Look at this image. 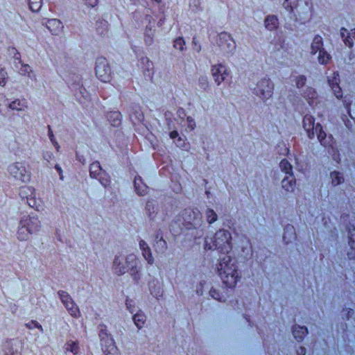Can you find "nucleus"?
I'll return each instance as SVG.
<instances>
[{"label": "nucleus", "mask_w": 355, "mask_h": 355, "mask_svg": "<svg viewBox=\"0 0 355 355\" xmlns=\"http://www.w3.org/2000/svg\"><path fill=\"white\" fill-rule=\"evenodd\" d=\"M187 120H188L189 121H191V122H193V121L191 117H188V118H187Z\"/></svg>", "instance_id": "de8ad7c7"}, {"label": "nucleus", "mask_w": 355, "mask_h": 355, "mask_svg": "<svg viewBox=\"0 0 355 355\" xmlns=\"http://www.w3.org/2000/svg\"><path fill=\"white\" fill-rule=\"evenodd\" d=\"M125 306L126 309L130 312L133 313L135 311V304L132 300L128 298L125 300Z\"/></svg>", "instance_id": "e433bc0d"}, {"label": "nucleus", "mask_w": 355, "mask_h": 355, "mask_svg": "<svg viewBox=\"0 0 355 355\" xmlns=\"http://www.w3.org/2000/svg\"><path fill=\"white\" fill-rule=\"evenodd\" d=\"M304 96L309 98H315L316 97V92L314 89L309 88V94H304Z\"/></svg>", "instance_id": "58836bf2"}, {"label": "nucleus", "mask_w": 355, "mask_h": 355, "mask_svg": "<svg viewBox=\"0 0 355 355\" xmlns=\"http://www.w3.org/2000/svg\"><path fill=\"white\" fill-rule=\"evenodd\" d=\"M66 350L77 354L79 352V347L75 341L70 340L66 344Z\"/></svg>", "instance_id": "2f4dec72"}, {"label": "nucleus", "mask_w": 355, "mask_h": 355, "mask_svg": "<svg viewBox=\"0 0 355 355\" xmlns=\"http://www.w3.org/2000/svg\"><path fill=\"white\" fill-rule=\"evenodd\" d=\"M154 1H155L156 3H159L162 0H153Z\"/></svg>", "instance_id": "09e8293b"}, {"label": "nucleus", "mask_w": 355, "mask_h": 355, "mask_svg": "<svg viewBox=\"0 0 355 355\" xmlns=\"http://www.w3.org/2000/svg\"><path fill=\"white\" fill-rule=\"evenodd\" d=\"M349 33H348V31L345 28H342L340 29V35L341 37L343 39L345 44L348 46L351 47L353 44V42L352 40L350 38V36L348 35H349Z\"/></svg>", "instance_id": "cd10ccee"}, {"label": "nucleus", "mask_w": 355, "mask_h": 355, "mask_svg": "<svg viewBox=\"0 0 355 355\" xmlns=\"http://www.w3.org/2000/svg\"><path fill=\"white\" fill-rule=\"evenodd\" d=\"M132 319L137 327L141 329L146 322V317L143 313H137L134 315Z\"/></svg>", "instance_id": "393cba45"}, {"label": "nucleus", "mask_w": 355, "mask_h": 355, "mask_svg": "<svg viewBox=\"0 0 355 355\" xmlns=\"http://www.w3.org/2000/svg\"><path fill=\"white\" fill-rule=\"evenodd\" d=\"M21 224H23L32 234L38 231L40 227V221L38 218L35 216L24 218L21 220Z\"/></svg>", "instance_id": "4468645a"}, {"label": "nucleus", "mask_w": 355, "mask_h": 355, "mask_svg": "<svg viewBox=\"0 0 355 355\" xmlns=\"http://www.w3.org/2000/svg\"><path fill=\"white\" fill-rule=\"evenodd\" d=\"M24 343L21 340H10L5 345L3 355H21Z\"/></svg>", "instance_id": "9b49d317"}, {"label": "nucleus", "mask_w": 355, "mask_h": 355, "mask_svg": "<svg viewBox=\"0 0 355 355\" xmlns=\"http://www.w3.org/2000/svg\"><path fill=\"white\" fill-rule=\"evenodd\" d=\"M32 233L23 224L19 223V226L17 231V238L20 241H26L29 238V235Z\"/></svg>", "instance_id": "b1692460"}, {"label": "nucleus", "mask_w": 355, "mask_h": 355, "mask_svg": "<svg viewBox=\"0 0 355 355\" xmlns=\"http://www.w3.org/2000/svg\"><path fill=\"white\" fill-rule=\"evenodd\" d=\"M306 78L304 76L300 75L295 78V85L297 88H301L305 85Z\"/></svg>", "instance_id": "c9c22d12"}, {"label": "nucleus", "mask_w": 355, "mask_h": 355, "mask_svg": "<svg viewBox=\"0 0 355 355\" xmlns=\"http://www.w3.org/2000/svg\"><path fill=\"white\" fill-rule=\"evenodd\" d=\"M204 248L207 250L218 249L223 252H229L232 248L231 233L227 230L220 229L214 236H207Z\"/></svg>", "instance_id": "f03ea898"}, {"label": "nucleus", "mask_w": 355, "mask_h": 355, "mask_svg": "<svg viewBox=\"0 0 355 355\" xmlns=\"http://www.w3.org/2000/svg\"><path fill=\"white\" fill-rule=\"evenodd\" d=\"M12 110L18 112H24L28 108V102L26 98H17L12 101L8 105Z\"/></svg>", "instance_id": "a211bd4d"}, {"label": "nucleus", "mask_w": 355, "mask_h": 355, "mask_svg": "<svg viewBox=\"0 0 355 355\" xmlns=\"http://www.w3.org/2000/svg\"><path fill=\"white\" fill-rule=\"evenodd\" d=\"M282 188L286 193H293L296 187V180L293 175L286 176L281 182Z\"/></svg>", "instance_id": "dca6fc26"}, {"label": "nucleus", "mask_w": 355, "mask_h": 355, "mask_svg": "<svg viewBox=\"0 0 355 355\" xmlns=\"http://www.w3.org/2000/svg\"><path fill=\"white\" fill-rule=\"evenodd\" d=\"M211 73L215 83L219 86L230 74V71L225 65L219 63L211 67Z\"/></svg>", "instance_id": "9d476101"}, {"label": "nucleus", "mask_w": 355, "mask_h": 355, "mask_svg": "<svg viewBox=\"0 0 355 355\" xmlns=\"http://www.w3.org/2000/svg\"><path fill=\"white\" fill-rule=\"evenodd\" d=\"M103 334H105V333H103V332H101L100 333L99 336H100L101 339H102V337H103Z\"/></svg>", "instance_id": "49530a36"}, {"label": "nucleus", "mask_w": 355, "mask_h": 355, "mask_svg": "<svg viewBox=\"0 0 355 355\" xmlns=\"http://www.w3.org/2000/svg\"><path fill=\"white\" fill-rule=\"evenodd\" d=\"M56 148H58L59 146L58 145V143H55Z\"/></svg>", "instance_id": "8fccbe9b"}, {"label": "nucleus", "mask_w": 355, "mask_h": 355, "mask_svg": "<svg viewBox=\"0 0 355 355\" xmlns=\"http://www.w3.org/2000/svg\"><path fill=\"white\" fill-rule=\"evenodd\" d=\"M58 295L69 314L74 318H78L80 315V311L71 296L63 291H59Z\"/></svg>", "instance_id": "1a4fd4ad"}, {"label": "nucleus", "mask_w": 355, "mask_h": 355, "mask_svg": "<svg viewBox=\"0 0 355 355\" xmlns=\"http://www.w3.org/2000/svg\"><path fill=\"white\" fill-rule=\"evenodd\" d=\"M317 53H318V60L320 64H327L330 60V55L323 49L322 37L320 35L314 37L310 46L311 55H315Z\"/></svg>", "instance_id": "20e7f679"}, {"label": "nucleus", "mask_w": 355, "mask_h": 355, "mask_svg": "<svg viewBox=\"0 0 355 355\" xmlns=\"http://www.w3.org/2000/svg\"><path fill=\"white\" fill-rule=\"evenodd\" d=\"M287 233H291V237L290 238L289 240L286 241L287 243L290 242L291 239H295V230H294V227L292 225H288L286 229H285V233H284V239L286 240V234Z\"/></svg>", "instance_id": "f704fd0d"}, {"label": "nucleus", "mask_w": 355, "mask_h": 355, "mask_svg": "<svg viewBox=\"0 0 355 355\" xmlns=\"http://www.w3.org/2000/svg\"><path fill=\"white\" fill-rule=\"evenodd\" d=\"M139 248L142 251V255L148 264L153 265L154 263V258L153 257L151 250L147 243L144 240H141L139 241Z\"/></svg>", "instance_id": "f3484780"}, {"label": "nucleus", "mask_w": 355, "mask_h": 355, "mask_svg": "<svg viewBox=\"0 0 355 355\" xmlns=\"http://www.w3.org/2000/svg\"><path fill=\"white\" fill-rule=\"evenodd\" d=\"M308 333V329L306 327H302L300 325H295L293 327V335L297 342H301Z\"/></svg>", "instance_id": "6ab92c4d"}, {"label": "nucleus", "mask_w": 355, "mask_h": 355, "mask_svg": "<svg viewBox=\"0 0 355 355\" xmlns=\"http://www.w3.org/2000/svg\"><path fill=\"white\" fill-rule=\"evenodd\" d=\"M43 157L46 160L49 161L53 157V155L51 152H46L44 153Z\"/></svg>", "instance_id": "a19ab883"}, {"label": "nucleus", "mask_w": 355, "mask_h": 355, "mask_svg": "<svg viewBox=\"0 0 355 355\" xmlns=\"http://www.w3.org/2000/svg\"><path fill=\"white\" fill-rule=\"evenodd\" d=\"M349 35L355 38V29L352 30Z\"/></svg>", "instance_id": "a18cd8bd"}, {"label": "nucleus", "mask_w": 355, "mask_h": 355, "mask_svg": "<svg viewBox=\"0 0 355 355\" xmlns=\"http://www.w3.org/2000/svg\"><path fill=\"white\" fill-rule=\"evenodd\" d=\"M315 119L310 114H306L303 119V128L307 133V136L310 139H313L315 136Z\"/></svg>", "instance_id": "f8f14e48"}, {"label": "nucleus", "mask_w": 355, "mask_h": 355, "mask_svg": "<svg viewBox=\"0 0 355 355\" xmlns=\"http://www.w3.org/2000/svg\"><path fill=\"white\" fill-rule=\"evenodd\" d=\"M218 45L226 55H233L236 49V43L234 39L227 33H221L218 35Z\"/></svg>", "instance_id": "39448f33"}, {"label": "nucleus", "mask_w": 355, "mask_h": 355, "mask_svg": "<svg viewBox=\"0 0 355 355\" xmlns=\"http://www.w3.org/2000/svg\"><path fill=\"white\" fill-rule=\"evenodd\" d=\"M279 167H280L282 171L284 172L288 175H293V166L288 160H286V159L282 160L279 163Z\"/></svg>", "instance_id": "a878e982"}, {"label": "nucleus", "mask_w": 355, "mask_h": 355, "mask_svg": "<svg viewBox=\"0 0 355 355\" xmlns=\"http://www.w3.org/2000/svg\"><path fill=\"white\" fill-rule=\"evenodd\" d=\"M330 178L331 180V184L334 187L338 186L344 182L342 173L336 171L331 172Z\"/></svg>", "instance_id": "5701e85b"}, {"label": "nucleus", "mask_w": 355, "mask_h": 355, "mask_svg": "<svg viewBox=\"0 0 355 355\" xmlns=\"http://www.w3.org/2000/svg\"><path fill=\"white\" fill-rule=\"evenodd\" d=\"M265 27L268 31H274L277 28L279 22L276 16L268 15L266 17L264 21Z\"/></svg>", "instance_id": "aec40b11"}, {"label": "nucleus", "mask_w": 355, "mask_h": 355, "mask_svg": "<svg viewBox=\"0 0 355 355\" xmlns=\"http://www.w3.org/2000/svg\"><path fill=\"white\" fill-rule=\"evenodd\" d=\"M19 73L23 76H28L31 78L33 76V71L28 64H21Z\"/></svg>", "instance_id": "c756f323"}, {"label": "nucleus", "mask_w": 355, "mask_h": 355, "mask_svg": "<svg viewBox=\"0 0 355 355\" xmlns=\"http://www.w3.org/2000/svg\"><path fill=\"white\" fill-rule=\"evenodd\" d=\"M7 78V72L3 69H0V85L3 86L6 83V78Z\"/></svg>", "instance_id": "4c0bfd02"}, {"label": "nucleus", "mask_w": 355, "mask_h": 355, "mask_svg": "<svg viewBox=\"0 0 355 355\" xmlns=\"http://www.w3.org/2000/svg\"><path fill=\"white\" fill-rule=\"evenodd\" d=\"M96 74L97 77L103 82H107L110 76V67L107 60L104 58H99L96 60Z\"/></svg>", "instance_id": "6e6552de"}, {"label": "nucleus", "mask_w": 355, "mask_h": 355, "mask_svg": "<svg viewBox=\"0 0 355 355\" xmlns=\"http://www.w3.org/2000/svg\"><path fill=\"white\" fill-rule=\"evenodd\" d=\"M273 89V83L269 79L263 78L259 81L255 94L262 100H267L272 96Z\"/></svg>", "instance_id": "0eeeda50"}, {"label": "nucleus", "mask_w": 355, "mask_h": 355, "mask_svg": "<svg viewBox=\"0 0 355 355\" xmlns=\"http://www.w3.org/2000/svg\"><path fill=\"white\" fill-rule=\"evenodd\" d=\"M46 27L53 35H60L64 30V26L58 19H50L46 23Z\"/></svg>", "instance_id": "ddd939ff"}, {"label": "nucleus", "mask_w": 355, "mask_h": 355, "mask_svg": "<svg viewBox=\"0 0 355 355\" xmlns=\"http://www.w3.org/2000/svg\"><path fill=\"white\" fill-rule=\"evenodd\" d=\"M178 136V132L175 130L174 131H172L171 133H170V137L171 139H175Z\"/></svg>", "instance_id": "c03bdc74"}, {"label": "nucleus", "mask_w": 355, "mask_h": 355, "mask_svg": "<svg viewBox=\"0 0 355 355\" xmlns=\"http://www.w3.org/2000/svg\"><path fill=\"white\" fill-rule=\"evenodd\" d=\"M317 135V137L320 142V144L327 146L329 144L326 140V133L323 131L322 128L320 123H316L315 127V135Z\"/></svg>", "instance_id": "412c9836"}, {"label": "nucleus", "mask_w": 355, "mask_h": 355, "mask_svg": "<svg viewBox=\"0 0 355 355\" xmlns=\"http://www.w3.org/2000/svg\"><path fill=\"white\" fill-rule=\"evenodd\" d=\"M207 221L209 224H212L218 220V216L216 213L211 209H208L206 211Z\"/></svg>", "instance_id": "7c9ffc66"}, {"label": "nucleus", "mask_w": 355, "mask_h": 355, "mask_svg": "<svg viewBox=\"0 0 355 355\" xmlns=\"http://www.w3.org/2000/svg\"><path fill=\"white\" fill-rule=\"evenodd\" d=\"M85 3L91 7H95L97 5V0H84Z\"/></svg>", "instance_id": "ea45409f"}, {"label": "nucleus", "mask_w": 355, "mask_h": 355, "mask_svg": "<svg viewBox=\"0 0 355 355\" xmlns=\"http://www.w3.org/2000/svg\"><path fill=\"white\" fill-rule=\"evenodd\" d=\"M138 261L134 254H128L126 257L115 256L112 269L117 275H122L129 270L137 272V267Z\"/></svg>", "instance_id": "7ed1b4c3"}, {"label": "nucleus", "mask_w": 355, "mask_h": 355, "mask_svg": "<svg viewBox=\"0 0 355 355\" xmlns=\"http://www.w3.org/2000/svg\"><path fill=\"white\" fill-rule=\"evenodd\" d=\"M185 42L182 37L177 38L173 42V47L178 50L183 51Z\"/></svg>", "instance_id": "72a5a7b5"}, {"label": "nucleus", "mask_w": 355, "mask_h": 355, "mask_svg": "<svg viewBox=\"0 0 355 355\" xmlns=\"http://www.w3.org/2000/svg\"><path fill=\"white\" fill-rule=\"evenodd\" d=\"M25 326L28 329H33V328H37L42 332H43V331H44L42 326L41 324H40L35 320H31V321L26 323Z\"/></svg>", "instance_id": "473e14b6"}, {"label": "nucleus", "mask_w": 355, "mask_h": 355, "mask_svg": "<svg viewBox=\"0 0 355 355\" xmlns=\"http://www.w3.org/2000/svg\"><path fill=\"white\" fill-rule=\"evenodd\" d=\"M218 272L223 282L228 287H234L241 278L236 260L230 256L224 257L218 266Z\"/></svg>", "instance_id": "f257e3e1"}, {"label": "nucleus", "mask_w": 355, "mask_h": 355, "mask_svg": "<svg viewBox=\"0 0 355 355\" xmlns=\"http://www.w3.org/2000/svg\"><path fill=\"white\" fill-rule=\"evenodd\" d=\"M55 169L57 170V171L59 173V175L60 176V179L62 180L63 179V175H62V170L61 168V167L58 165H56L55 166Z\"/></svg>", "instance_id": "37998d69"}, {"label": "nucleus", "mask_w": 355, "mask_h": 355, "mask_svg": "<svg viewBox=\"0 0 355 355\" xmlns=\"http://www.w3.org/2000/svg\"><path fill=\"white\" fill-rule=\"evenodd\" d=\"M29 8L33 12H38L42 5V0H28Z\"/></svg>", "instance_id": "c85d7f7f"}, {"label": "nucleus", "mask_w": 355, "mask_h": 355, "mask_svg": "<svg viewBox=\"0 0 355 355\" xmlns=\"http://www.w3.org/2000/svg\"><path fill=\"white\" fill-rule=\"evenodd\" d=\"M135 187L136 191L139 195L144 196L147 193L148 187L142 182V180L140 177L135 178Z\"/></svg>", "instance_id": "4be33fe9"}, {"label": "nucleus", "mask_w": 355, "mask_h": 355, "mask_svg": "<svg viewBox=\"0 0 355 355\" xmlns=\"http://www.w3.org/2000/svg\"><path fill=\"white\" fill-rule=\"evenodd\" d=\"M329 84L337 98L342 97V90L338 85V73L334 72L327 77Z\"/></svg>", "instance_id": "2eb2a0df"}, {"label": "nucleus", "mask_w": 355, "mask_h": 355, "mask_svg": "<svg viewBox=\"0 0 355 355\" xmlns=\"http://www.w3.org/2000/svg\"><path fill=\"white\" fill-rule=\"evenodd\" d=\"M8 171L13 178L21 182H27L30 180V174L21 163L16 162L10 164Z\"/></svg>", "instance_id": "423d86ee"}, {"label": "nucleus", "mask_w": 355, "mask_h": 355, "mask_svg": "<svg viewBox=\"0 0 355 355\" xmlns=\"http://www.w3.org/2000/svg\"><path fill=\"white\" fill-rule=\"evenodd\" d=\"M297 355H305L306 353V350L304 347H300L297 350Z\"/></svg>", "instance_id": "79ce46f5"}, {"label": "nucleus", "mask_w": 355, "mask_h": 355, "mask_svg": "<svg viewBox=\"0 0 355 355\" xmlns=\"http://www.w3.org/2000/svg\"><path fill=\"white\" fill-rule=\"evenodd\" d=\"M90 175L92 178H97L101 171V167L98 162H94L90 165Z\"/></svg>", "instance_id": "bb28decb"}]
</instances>
